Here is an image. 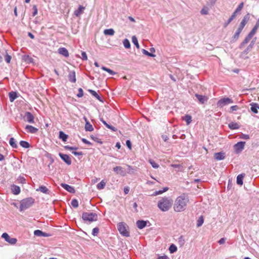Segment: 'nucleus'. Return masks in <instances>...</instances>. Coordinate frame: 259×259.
<instances>
[{
  "mask_svg": "<svg viewBox=\"0 0 259 259\" xmlns=\"http://www.w3.org/2000/svg\"><path fill=\"white\" fill-rule=\"evenodd\" d=\"M99 232V229L98 228H95L92 230V235L94 236H97Z\"/></svg>",
  "mask_w": 259,
  "mask_h": 259,
  "instance_id": "de8ad7c7",
  "label": "nucleus"
},
{
  "mask_svg": "<svg viewBox=\"0 0 259 259\" xmlns=\"http://www.w3.org/2000/svg\"><path fill=\"white\" fill-rule=\"evenodd\" d=\"M2 237L4 238L7 242L12 245L15 244L17 242V239L16 238L10 237L7 233H3Z\"/></svg>",
  "mask_w": 259,
  "mask_h": 259,
  "instance_id": "0eeeda50",
  "label": "nucleus"
},
{
  "mask_svg": "<svg viewBox=\"0 0 259 259\" xmlns=\"http://www.w3.org/2000/svg\"><path fill=\"white\" fill-rule=\"evenodd\" d=\"M149 162L153 168H157L159 167V165L155 161L150 160Z\"/></svg>",
  "mask_w": 259,
  "mask_h": 259,
  "instance_id": "8fccbe9b",
  "label": "nucleus"
},
{
  "mask_svg": "<svg viewBox=\"0 0 259 259\" xmlns=\"http://www.w3.org/2000/svg\"><path fill=\"white\" fill-rule=\"evenodd\" d=\"M83 90L81 88H79L78 89V93L77 95V96L79 98H80V97H82L83 96Z\"/></svg>",
  "mask_w": 259,
  "mask_h": 259,
  "instance_id": "5fc2aeb1",
  "label": "nucleus"
},
{
  "mask_svg": "<svg viewBox=\"0 0 259 259\" xmlns=\"http://www.w3.org/2000/svg\"><path fill=\"white\" fill-rule=\"evenodd\" d=\"M240 138L247 140L249 138V135H248L242 134L240 136Z\"/></svg>",
  "mask_w": 259,
  "mask_h": 259,
  "instance_id": "0e129e2a",
  "label": "nucleus"
},
{
  "mask_svg": "<svg viewBox=\"0 0 259 259\" xmlns=\"http://www.w3.org/2000/svg\"><path fill=\"white\" fill-rule=\"evenodd\" d=\"M189 201L188 197L185 194L178 197L174 204V209L176 212H181L186 208L187 204Z\"/></svg>",
  "mask_w": 259,
  "mask_h": 259,
  "instance_id": "f257e3e1",
  "label": "nucleus"
},
{
  "mask_svg": "<svg viewBox=\"0 0 259 259\" xmlns=\"http://www.w3.org/2000/svg\"><path fill=\"white\" fill-rule=\"evenodd\" d=\"M82 218L84 221L92 222L97 220L98 215L96 213L85 212L82 213Z\"/></svg>",
  "mask_w": 259,
  "mask_h": 259,
  "instance_id": "20e7f679",
  "label": "nucleus"
},
{
  "mask_svg": "<svg viewBox=\"0 0 259 259\" xmlns=\"http://www.w3.org/2000/svg\"><path fill=\"white\" fill-rule=\"evenodd\" d=\"M233 20L232 19H231L230 18L228 19L227 22H226L225 25H224V27H226L228 24L232 21Z\"/></svg>",
  "mask_w": 259,
  "mask_h": 259,
  "instance_id": "774afa93",
  "label": "nucleus"
},
{
  "mask_svg": "<svg viewBox=\"0 0 259 259\" xmlns=\"http://www.w3.org/2000/svg\"><path fill=\"white\" fill-rule=\"evenodd\" d=\"M143 53L144 54H145V55H147L148 56H150V57H155V55L149 53L147 50H144V49L143 50Z\"/></svg>",
  "mask_w": 259,
  "mask_h": 259,
  "instance_id": "3c124183",
  "label": "nucleus"
},
{
  "mask_svg": "<svg viewBox=\"0 0 259 259\" xmlns=\"http://www.w3.org/2000/svg\"><path fill=\"white\" fill-rule=\"evenodd\" d=\"M241 31H242L241 30H240L238 28L237 29L236 32L235 33V34L232 36V41H235L238 39L239 35H240V33L241 32Z\"/></svg>",
  "mask_w": 259,
  "mask_h": 259,
  "instance_id": "393cba45",
  "label": "nucleus"
},
{
  "mask_svg": "<svg viewBox=\"0 0 259 259\" xmlns=\"http://www.w3.org/2000/svg\"><path fill=\"white\" fill-rule=\"evenodd\" d=\"M25 117L26 118V120L28 122L31 123H33L34 122V116L30 112H26Z\"/></svg>",
  "mask_w": 259,
  "mask_h": 259,
  "instance_id": "f8f14e48",
  "label": "nucleus"
},
{
  "mask_svg": "<svg viewBox=\"0 0 259 259\" xmlns=\"http://www.w3.org/2000/svg\"><path fill=\"white\" fill-rule=\"evenodd\" d=\"M229 127L232 130H235L239 128V126L238 123L232 122L229 124Z\"/></svg>",
  "mask_w": 259,
  "mask_h": 259,
  "instance_id": "473e14b6",
  "label": "nucleus"
},
{
  "mask_svg": "<svg viewBox=\"0 0 259 259\" xmlns=\"http://www.w3.org/2000/svg\"><path fill=\"white\" fill-rule=\"evenodd\" d=\"M89 92L94 96L97 99H98L99 101H101L100 97L99 95L94 90H89Z\"/></svg>",
  "mask_w": 259,
  "mask_h": 259,
  "instance_id": "e433bc0d",
  "label": "nucleus"
},
{
  "mask_svg": "<svg viewBox=\"0 0 259 259\" xmlns=\"http://www.w3.org/2000/svg\"><path fill=\"white\" fill-rule=\"evenodd\" d=\"M126 145L130 149H132V144L130 140H127L126 141Z\"/></svg>",
  "mask_w": 259,
  "mask_h": 259,
  "instance_id": "e2e57ef3",
  "label": "nucleus"
},
{
  "mask_svg": "<svg viewBox=\"0 0 259 259\" xmlns=\"http://www.w3.org/2000/svg\"><path fill=\"white\" fill-rule=\"evenodd\" d=\"M25 129L27 131L28 133L32 134L36 133L38 131V129L37 128L29 125H27L25 127Z\"/></svg>",
  "mask_w": 259,
  "mask_h": 259,
  "instance_id": "f3484780",
  "label": "nucleus"
},
{
  "mask_svg": "<svg viewBox=\"0 0 259 259\" xmlns=\"http://www.w3.org/2000/svg\"><path fill=\"white\" fill-rule=\"evenodd\" d=\"M204 220L202 216H201L198 220H197V227H200L203 223Z\"/></svg>",
  "mask_w": 259,
  "mask_h": 259,
  "instance_id": "c03bdc74",
  "label": "nucleus"
},
{
  "mask_svg": "<svg viewBox=\"0 0 259 259\" xmlns=\"http://www.w3.org/2000/svg\"><path fill=\"white\" fill-rule=\"evenodd\" d=\"M258 28V23L256 24L255 26L253 28L252 30L250 32V33L248 34V37H252L254 35V34L256 33Z\"/></svg>",
  "mask_w": 259,
  "mask_h": 259,
  "instance_id": "bb28decb",
  "label": "nucleus"
},
{
  "mask_svg": "<svg viewBox=\"0 0 259 259\" xmlns=\"http://www.w3.org/2000/svg\"><path fill=\"white\" fill-rule=\"evenodd\" d=\"M168 190V188L165 187L163 188L162 190H159V191H156L154 192V193L152 194L153 196H157L158 195L161 194L166 191H167Z\"/></svg>",
  "mask_w": 259,
  "mask_h": 259,
  "instance_id": "2f4dec72",
  "label": "nucleus"
},
{
  "mask_svg": "<svg viewBox=\"0 0 259 259\" xmlns=\"http://www.w3.org/2000/svg\"><path fill=\"white\" fill-rule=\"evenodd\" d=\"M32 10L33 11L32 13V16H35L37 14V8L36 5H33L32 7Z\"/></svg>",
  "mask_w": 259,
  "mask_h": 259,
  "instance_id": "603ef678",
  "label": "nucleus"
},
{
  "mask_svg": "<svg viewBox=\"0 0 259 259\" xmlns=\"http://www.w3.org/2000/svg\"><path fill=\"white\" fill-rule=\"evenodd\" d=\"M128 167V173H133L135 171V169L132 166L130 165H127Z\"/></svg>",
  "mask_w": 259,
  "mask_h": 259,
  "instance_id": "4d7b16f0",
  "label": "nucleus"
},
{
  "mask_svg": "<svg viewBox=\"0 0 259 259\" xmlns=\"http://www.w3.org/2000/svg\"><path fill=\"white\" fill-rule=\"evenodd\" d=\"M250 105L251 111L254 113H257L258 112L257 109L259 108V107L258 106L257 104L256 103H251Z\"/></svg>",
  "mask_w": 259,
  "mask_h": 259,
  "instance_id": "a878e982",
  "label": "nucleus"
},
{
  "mask_svg": "<svg viewBox=\"0 0 259 259\" xmlns=\"http://www.w3.org/2000/svg\"><path fill=\"white\" fill-rule=\"evenodd\" d=\"M214 158L218 160H223L225 158V154L223 152L215 153L214 154Z\"/></svg>",
  "mask_w": 259,
  "mask_h": 259,
  "instance_id": "aec40b11",
  "label": "nucleus"
},
{
  "mask_svg": "<svg viewBox=\"0 0 259 259\" xmlns=\"http://www.w3.org/2000/svg\"><path fill=\"white\" fill-rule=\"evenodd\" d=\"M102 69L103 70L107 71V72H108L109 73H110L111 75H114L116 74V72L113 71L112 70H111L109 68H106V67L103 66L102 67Z\"/></svg>",
  "mask_w": 259,
  "mask_h": 259,
  "instance_id": "a19ab883",
  "label": "nucleus"
},
{
  "mask_svg": "<svg viewBox=\"0 0 259 259\" xmlns=\"http://www.w3.org/2000/svg\"><path fill=\"white\" fill-rule=\"evenodd\" d=\"M37 191H40L45 194H49V190L48 189L44 186H41L39 187L38 189H36Z\"/></svg>",
  "mask_w": 259,
  "mask_h": 259,
  "instance_id": "c85d7f7f",
  "label": "nucleus"
},
{
  "mask_svg": "<svg viewBox=\"0 0 259 259\" xmlns=\"http://www.w3.org/2000/svg\"><path fill=\"white\" fill-rule=\"evenodd\" d=\"M239 108L237 105L232 106L230 107V112H232L234 111H236Z\"/></svg>",
  "mask_w": 259,
  "mask_h": 259,
  "instance_id": "6e6d98bb",
  "label": "nucleus"
},
{
  "mask_svg": "<svg viewBox=\"0 0 259 259\" xmlns=\"http://www.w3.org/2000/svg\"><path fill=\"white\" fill-rule=\"evenodd\" d=\"M84 119L85 121V124L84 126V128L86 131L92 132L94 131V128L92 125L90 123L89 120L87 119L86 117H84Z\"/></svg>",
  "mask_w": 259,
  "mask_h": 259,
  "instance_id": "4468645a",
  "label": "nucleus"
},
{
  "mask_svg": "<svg viewBox=\"0 0 259 259\" xmlns=\"http://www.w3.org/2000/svg\"><path fill=\"white\" fill-rule=\"evenodd\" d=\"M105 185L106 183L104 180H102L100 183L98 184L97 187L99 190L103 189L105 187Z\"/></svg>",
  "mask_w": 259,
  "mask_h": 259,
  "instance_id": "4c0bfd02",
  "label": "nucleus"
},
{
  "mask_svg": "<svg viewBox=\"0 0 259 259\" xmlns=\"http://www.w3.org/2000/svg\"><path fill=\"white\" fill-rule=\"evenodd\" d=\"M182 119L186 122L187 125H189L192 121V117L191 115L187 114L182 117Z\"/></svg>",
  "mask_w": 259,
  "mask_h": 259,
  "instance_id": "b1692460",
  "label": "nucleus"
},
{
  "mask_svg": "<svg viewBox=\"0 0 259 259\" xmlns=\"http://www.w3.org/2000/svg\"><path fill=\"white\" fill-rule=\"evenodd\" d=\"M34 234L35 236H48V235H46L45 233L42 232L41 231L39 230H36L34 231Z\"/></svg>",
  "mask_w": 259,
  "mask_h": 259,
  "instance_id": "c9c22d12",
  "label": "nucleus"
},
{
  "mask_svg": "<svg viewBox=\"0 0 259 259\" xmlns=\"http://www.w3.org/2000/svg\"><path fill=\"white\" fill-rule=\"evenodd\" d=\"M58 53L64 56L65 57L69 56V52L65 48H60L58 50Z\"/></svg>",
  "mask_w": 259,
  "mask_h": 259,
  "instance_id": "2eb2a0df",
  "label": "nucleus"
},
{
  "mask_svg": "<svg viewBox=\"0 0 259 259\" xmlns=\"http://www.w3.org/2000/svg\"><path fill=\"white\" fill-rule=\"evenodd\" d=\"M100 120L106 126V127H107L108 128L110 129L111 130H112L113 132L117 131V130L116 128H115V127H114V126H113L108 124L103 118H101L100 119Z\"/></svg>",
  "mask_w": 259,
  "mask_h": 259,
  "instance_id": "412c9836",
  "label": "nucleus"
},
{
  "mask_svg": "<svg viewBox=\"0 0 259 259\" xmlns=\"http://www.w3.org/2000/svg\"><path fill=\"white\" fill-rule=\"evenodd\" d=\"M147 223L144 221H138L137 222V226L140 229L144 228L146 226Z\"/></svg>",
  "mask_w": 259,
  "mask_h": 259,
  "instance_id": "4be33fe9",
  "label": "nucleus"
},
{
  "mask_svg": "<svg viewBox=\"0 0 259 259\" xmlns=\"http://www.w3.org/2000/svg\"><path fill=\"white\" fill-rule=\"evenodd\" d=\"M72 154H74V155H78V156H80V155H82V152H76V151H73L72 152Z\"/></svg>",
  "mask_w": 259,
  "mask_h": 259,
  "instance_id": "69168bd1",
  "label": "nucleus"
},
{
  "mask_svg": "<svg viewBox=\"0 0 259 259\" xmlns=\"http://www.w3.org/2000/svg\"><path fill=\"white\" fill-rule=\"evenodd\" d=\"M68 78L70 82H75L76 81V77L75 74L74 72H72L69 73L68 75Z\"/></svg>",
  "mask_w": 259,
  "mask_h": 259,
  "instance_id": "cd10ccee",
  "label": "nucleus"
},
{
  "mask_svg": "<svg viewBox=\"0 0 259 259\" xmlns=\"http://www.w3.org/2000/svg\"><path fill=\"white\" fill-rule=\"evenodd\" d=\"M20 145L21 146L25 148H28L30 146L29 144L27 142L24 141H21L20 142Z\"/></svg>",
  "mask_w": 259,
  "mask_h": 259,
  "instance_id": "58836bf2",
  "label": "nucleus"
},
{
  "mask_svg": "<svg viewBox=\"0 0 259 259\" xmlns=\"http://www.w3.org/2000/svg\"><path fill=\"white\" fill-rule=\"evenodd\" d=\"M173 204L172 199L169 197H161L158 201L157 206L162 211H168Z\"/></svg>",
  "mask_w": 259,
  "mask_h": 259,
  "instance_id": "f03ea898",
  "label": "nucleus"
},
{
  "mask_svg": "<svg viewBox=\"0 0 259 259\" xmlns=\"http://www.w3.org/2000/svg\"><path fill=\"white\" fill-rule=\"evenodd\" d=\"M11 190L13 193L15 195H17L20 192V188L19 186L13 185L11 187Z\"/></svg>",
  "mask_w": 259,
  "mask_h": 259,
  "instance_id": "6ab92c4d",
  "label": "nucleus"
},
{
  "mask_svg": "<svg viewBox=\"0 0 259 259\" xmlns=\"http://www.w3.org/2000/svg\"><path fill=\"white\" fill-rule=\"evenodd\" d=\"M132 41L134 44L136 46L137 48L139 49L140 46L138 43V39L135 36H133L132 37Z\"/></svg>",
  "mask_w": 259,
  "mask_h": 259,
  "instance_id": "79ce46f5",
  "label": "nucleus"
},
{
  "mask_svg": "<svg viewBox=\"0 0 259 259\" xmlns=\"http://www.w3.org/2000/svg\"><path fill=\"white\" fill-rule=\"evenodd\" d=\"M249 19V15L247 14L243 18L242 20L241 21L238 29L242 30L245 25L247 23Z\"/></svg>",
  "mask_w": 259,
  "mask_h": 259,
  "instance_id": "6e6552de",
  "label": "nucleus"
},
{
  "mask_svg": "<svg viewBox=\"0 0 259 259\" xmlns=\"http://www.w3.org/2000/svg\"><path fill=\"white\" fill-rule=\"evenodd\" d=\"M81 56L82 60H88V57L85 52H81Z\"/></svg>",
  "mask_w": 259,
  "mask_h": 259,
  "instance_id": "13d9d810",
  "label": "nucleus"
},
{
  "mask_svg": "<svg viewBox=\"0 0 259 259\" xmlns=\"http://www.w3.org/2000/svg\"><path fill=\"white\" fill-rule=\"evenodd\" d=\"M233 103V100H232L231 99H230L228 97H226V98H222V99H220V100H219V101L217 103V105L218 107H223L224 106H225L226 105H229V104Z\"/></svg>",
  "mask_w": 259,
  "mask_h": 259,
  "instance_id": "423d86ee",
  "label": "nucleus"
},
{
  "mask_svg": "<svg viewBox=\"0 0 259 259\" xmlns=\"http://www.w3.org/2000/svg\"><path fill=\"white\" fill-rule=\"evenodd\" d=\"M225 239L224 238H221L219 241V243L220 244H224L225 242Z\"/></svg>",
  "mask_w": 259,
  "mask_h": 259,
  "instance_id": "338daca9",
  "label": "nucleus"
},
{
  "mask_svg": "<svg viewBox=\"0 0 259 259\" xmlns=\"http://www.w3.org/2000/svg\"><path fill=\"white\" fill-rule=\"evenodd\" d=\"M59 138L63 141L65 142L68 138V136L66 135L63 132L60 131L59 132Z\"/></svg>",
  "mask_w": 259,
  "mask_h": 259,
  "instance_id": "7c9ffc66",
  "label": "nucleus"
},
{
  "mask_svg": "<svg viewBox=\"0 0 259 259\" xmlns=\"http://www.w3.org/2000/svg\"><path fill=\"white\" fill-rule=\"evenodd\" d=\"M243 5H244V4L243 2L240 3L239 4V5L238 6V7H237V8L236 9V10H235L236 12L238 13V12L242 10V8L243 7Z\"/></svg>",
  "mask_w": 259,
  "mask_h": 259,
  "instance_id": "864d4df0",
  "label": "nucleus"
},
{
  "mask_svg": "<svg viewBox=\"0 0 259 259\" xmlns=\"http://www.w3.org/2000/svg\"><path fill=\"white\" fill-rule=\"evenodd\" d=\"M169 250L171 253H172L177 250V247L174 244H171L169 246Z\"/></svg>",
  "mask_w": 259,
  "mask_h": 259,
  "instance_id": "37998d69",
  "label": "nucleus"
},
{
  "mask_svg": "<svg viewBox=\"0 0 259 259\" xmlns=\"http://www.w3.org/2000/svg\"><path fill=\"white\" fill-rule=\"evenodd\" d=\"M34 202V199L31 197L22 200L20 202V210L22 211L29 208L33 205Z\"/></svg>",
  "mask_w": 259,
  "mask_h": 259,
  "instance_id": "7ed1b4c3",
  "label": "nucleus"
},
{
  "mask_svg": "<svg viewBox=\"0 0 259 259\" xmlns=\"http://www.w3.org/2000/svg\"><path fill=\"white\" fill-rule=\"evenodd\" d=\"M123 44L124 47L126 49H129L131 47L130 42L127 39H125L123 40Z\"/></svg>",
  "mask_w": 259,
  "mask_h": 259,
  "instance_id": "ea45409f",
  "label": "nucleus"
},
{
  "mask_svg": "<svg viewBox=\"0 0 259 259\" xmlns=\"http://www.w3.org/2000/svg\"><path fill=\"white\" fill-rule=\"evenodd\" d=\"M81 141L84 144H88L89 145H92V143L88 141L87 139H85L84 138H82L81 139Z\"/></svg>",
  "mask_w": 259,
  "mask_h": 259,
  "instance_id": "680f3d73",
  "label": "nucleus"
},
{
  "mask_svg": "<svg viewBox=\"0 0 259 259\" xmlns=\"http://www.w3.org/2000/svg\"><path fill=\"white\" fill-rule=\"evenodd\" d=\"M84 9V7L79 6L78 8L74 11V14L76 16L79 17L83 13Z\"/></svg>",
  "mask_w": 259,
  "mask_h": 259,
  "instance_id": "a211bd4d",
  "label": "nucleus"
},
{
  "mask_svg": "<svg viewBox=\"0 0 259 259\" xmlns=\"http://www.w3.org/2000/svg\"><path fill=\"white\" fill-rule=\"evenodd\" d=\"M115 33L114 30L112 29H107L104 30V33L105 35H113Z\"/></svg>",
  "mask_w": 259,
  "mask_h": 259,
  "instance_id": "c756f323",
  "label": "nucleus"
},
{
  "mask_svg": "<svg viewBox=\"0 0 259 259\" xmlns=\"http://www.w3.org/2000/svg\"><path fill=\"white\" fill-rule=\"evenodd\" d=\"M195 96L198 99V100L199 101V102L201 104L204 103L208 99V98L207 96H202L197 94H195Z\"/></svg>",
  "mask_w": 259,
  "mask_h": 259,
  "instance_id": "ddd939ff",
  "label": "nucleus"
},
{
  "mask_svg": "<svg viewBox=\"0 0 259 259\" xmlns=\"http://www.w3.org/2000/svg\"><path fill=\"white\" fill-rule=\"evenodd\" d=\"M9 143L10 145L14 148H17V144L16 143V141H15V139L13 138H11L10 139Z\"/></svg>",
  "mask_w": 259,
  "mask_h": 259,
  "instance_id": "f704fd0d",
  "label": "nucleus"
},
{
  "mask_svg": "<svg viewBox=\"0 0 259 259\" xmlns=\"http://www.w3.org/2000/svg\"><path fill=\"white\" fill-rule=\"evenodd\" d=\"M59 156L62 158V159L68 165L71 164V160L69 155L60 153H59Z\"/></svg>",
  "mask_w": 259,
  "mask_h": 259,
  "instance_id": "9d476101",
  "label": "nucleus"
},
{
  "mask_svg": "<svg viewBox=\"0 0 259 259\" xmlns=\"http://www.w3.org/2000/svg\"><path fill=\"white\" fill-rule=\"evenodd\" d=\"M245 144V142H238L234 145V149L235 151L237 153L240 152L244 149Z\"/></svg>",
  "mask_w": 259,
  "mask_h": 259,
  "instance_id": "1a4fd4ad",
  "label": "nucleus"
},
{
  "mask_svg": "<svg viewBox=\"0 0 259 259\" xmlns=\"http://www.w3.org/2000/svg\"><path fill=\"white\" fill-rule=\"evenodd\" d=\"M17 97V94L15 92H10L9 93V98L11 102H13Z\"/></svg>",
  "mask_w": 259,
  "mask_h": 259,
  "instance_id": "72a5a7b5",
  "label": "nucleus"
},
{
  "mask_svg": "<svg viewBox=\"0 0 259 259\" xmlns=\"http://www.w3.org/2000/svg\"><path fill=\"white\" fill-rule=\"evenodd\" d=\"M5 60L7 63H10L12 59V57L10 55H8V53L6 52V54L5 55Z\"/></svg>",
  "mask_w": 259,
  "mask_h": 259,
  "instance_id": "09e8293b",
  "label": "nucleus"
},
{
  "mask_svg": "<svg viewBox=\"0 0 259 259\" xmlns=\"http://www.w3.org/2000/svg\"><path fill=\"white\" fill-rule=\"evenodd\" d=\"M127 226L123 223H120L118 225V230L120 233L124 236H129V232L127 230Z\"/></svg>",
  "mask_w": 259,
  "mask_h": 259,
  "instance_id": "39448f33",
  "label": "nucleus"
},
{
  "mask_svg": "<svg viewBox=\"0 0 259 259\" xmlns=\"http://www.w3.org/2000/svg\"><path fill=\"white\" fill-rule=\"evenodd\" d=\"M113 170L116 172L117 174H119L122 176H124L126 175L125 170L121 166H117L113 168Z\"/></svg>",
  "mask_w": 259,
  "mask_h": 259,
  "instance_id": "9b49d317",
  "label": "nucleus"
},
{
  "mask_svg": "<svg viewBox=\"0 0 259 259\" xmlns=\"http://www.w3.org/2000/svg\"><path fill=\"white\" fill-rule=\"evenodd\" d=\"M245 177V174H240L237 177V184L239 185H243V179L244 177Z\"/></svg>",
  "mask_w": 259,
  "mask_h": 259,
  "instance_id": "5701e85b",
  "label": "nucleus"
},
{
  "mask_svg": "<svg viewBox=\"0 0 259 259\" xmlns=\"http://www.w3.org/2000/svg\"><path fill=\"white\" fill-rule=\"evenodd\" d=\"M251 39V37H248V35H247V36L245 37V38L244 39V40H243V44H247V43H248V42L250 41V40Z\"/></svg>",
  "mask_w": 259,
  "mask_h": 259,
  "instance_id": "052dcab7",
  "label": "nucleus"
},
{
  "mask_svg": "<svg viewBox=\"0 0 259 259\" xmlns=\"http://www.w3.org/2000/svg\"><path fill=\"white\" fill-rule=\"evenodd\" d=\"M200 13L202 15H207L208 13V9L206 7H204L200 11Z\"/></svg>",
  "mask_w": 259,
  "mask_h": 259,
  "instance_id": "49530a36",
  "label": "nucleus"
},
{
  "mask_svg": "<svg viewBox=\"0 0 259 259\" xmlns=\"http://www.w3.org/2000/svg\"><path fill=\"white\" fill-rule=\"evenodd\" d=\"M61 186L63 188H64L65 190H66L67 191H68V192H70V193H74L75 192V189L74 188L69 185H67V184H64V183H62L61 184Z\"/></svg>",
  "mask_w": 259,
  "mask_h": 259,
  "instance_id": "dca6fc26",
  "label": "nucleus"
},
{
  "mask_svg": "<svg viewBox=\"0 0 259 259\" xmlns=\"http://www.w3.org/2000/svg\"><path fill=\"white\" fill-rule=\"evenodd\" d=\"M65 149H67L68 150H76L77 149V148H76V147H70L69 146H65Z\"/></svg>",
  "mask_w": 259,
  "mask_h": 259,
  "instance_id": "bf43d9fd",
  "label": "nucleus"
},
{
  "mask_svg": "<svg viewBox=\"0 0 259 259\" xmlns=\"http://www.w3.org/2000/svg\"><path fill=\"white\" fill-rule=\"evenodd\" d=\"M71 205L74 207L77 208L78 206V201L76 199H73L71 202Z\"/></svg>",
  "mask_w": 259,
  "mask_h": 259,
  "instance_id": "a18cd8bd",
  "label": "nucleus"
}]
</instances>
